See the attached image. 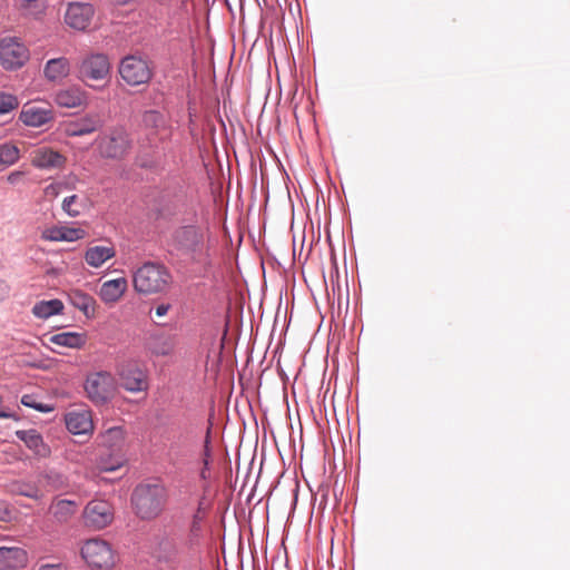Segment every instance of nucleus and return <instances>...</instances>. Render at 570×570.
Masks as SVG:
<instances>
[{
  "label": "nucleus",
  "instance_id": "f257e3e1",
  "mask_svg": "<svg viewBox=\"0 0 570 570\" xmlns=\"http://www.w3.org/2000/svg\"><path fill=\"white\" fill-rule=\"evenodd\" d=\"M167 491L160 484H139L131 495L135 513L142 520H153L164 510Z\"/></svg>",
  "mask_w": 570,
  "mask_h": 570
},
{
  "label": "nucleus",
  "instance_id": "f03ea898",
  "mask_svg": "<svg viewBox=\"0 0 570 570\" xmlns=\"http://www.w3.org/2000/svg\"><path fill=\"white\" fill-rule=\"evenodd\" d=\"M97 150L105 159L121 160L132 148L130 134L122 126H114L96 139Z\"/></svg>",
  "mask_w": 570,
  "mask_h": 570
},
{
  "label": "nucleus",
  "instance_id": "7ed1b4c3",
  "mask_svg": "<svg viewBox=\"0 0 570 570\" xmlns=\"http://www.w3.org/2000/svg\"><path fill=\"white\" fill-rule=\"evenodd\" d=\"M170 282L167 269L156 263H146L134 274V287L141 294L164 292Z\"/></svg>",
  "mask_w": 570,
  "mask_h": 570
},
{
  "label": "nucleus",
  "instance_id": "20e7f679",
  "mask_svg": "<svg viewBox=\"0 0 570 570\" xmlns=\"http://www.w3.org/2000/svg\"><path fill=\"white\" fill-rule=\"evenodd\" d=\"M118 390L115 376L107 371H98L87 375L85 392L96 405H104L114 399Z\"/></svg>",
  "mask_w": 570,
  "mask_h": 570
},
{
  "label": "nucleus",
  "instance_id": "39448f33",
  "mask_svg": "<svg viewBox=\"0 0 570 570\" xmlns=\"http://www.w3.org/2000/svg\"><path fill=\"white\" fill-rule=\"evenodd\" d=\"M119 75L131 87L147 85L154 76V66L146 57L129 55L121 59Z\"/></svg>",
  "mask_w": 570,
  "mask_h": 570
},
{
  "label": "nucleus",
  "instance_id": "423d86ee",
  "mask_svg": "<svg viewBox=\"0 0 570 570\" xmlns=\"http://www.w3.org/2000/svg\"><path fill=\"white\" fill-rule=\"evenodd\" d=\"M80 554L92 569H110L115 564L111 546L100 538L86 540L80 548Z\"/></svg>",
  "mask_w": 570,
  "mask_h": 570
},
{
  "label": "nucleus",
  "instance_id": "0eeeda50",
  "mask_svg": "<svg viewBox=\"0 0 570 570\" xmlns=\"http://www.w3.org/2000/svg\"><path fill=\"white\" fill-rule=\"evenodd\" d=\"M110 77V62L104 53H90L78 63V78L90 87L91 82L108 80Z\"/></svg>",
  "mask_w": 570,
  "mask_h": 570
},
{
  "label": "nucleus",
  "instance_id": "6e6552de",
  "mask_svg": "<svg viewBox=\"0 0 570 570\" xmlns=\"http://www.w3.org/2000/svg\"><path fill=\"white\" fill-rule=\"evenodd\" d=\"M29 60V49L16 37L0 40V63L6 70H17Z\"/></svg>",
  "mask_w": 570,
  "mask_h": 570
},
{
  "label": "nucleus",
  "instance_id": "1a4fd4ad",
  "mask_svg": "<svg viewBox=\"0 0 570 570\" xmlns=\"http://www.w3.org/2000/svg\"><path fill=\"white\" fill-rule=\"evenodd\" d=\"M83 523L92 530H101L114 520L112 505L106 500H91L82 511Z\"/></svg>",
  "mask_w": 570,
  "mask_h": 570
},
{
  "label": "nucleus",
  "instance_id": "9d476101",
  "mask_svg": "<svg viewBox=\"0 0 570 570\" xmlns=\"http://www.w3.org/2000/svg\"><path fill=\"white\" fill-rule=\"evenodd\" d=\"M19 120L28 127H42L55 120V110L49 102L29 101L22 106Z\"/></svg>",
  "mask_w": 570,
  "mask_h": 570
},
{
  "label": "nucleus",
  "instance_id": "9b49d317",
  "mask_svg": "<svg viewBox=\"0 0 570 570\" xmlns=\"http://www.w3.org/2000/svg\"><path fill=\"white\" fill-rule=\"evenodd\" d=\"M95 16L92 4L86 2H70L65 13V22L77 31H85Z\"/></svg>",
  "mask_w": 570,
  "mask_h": 570
},
{
  "label": "nucleus",
  "instance_id": "f8f14e48",
  "mask_svg": "<svg viewBox=\"0 0 570 570\" xmlns=\"http://www.w3.org/2000/svg\"><path fill=\"white\" fill-rule=\"evenodd\" d=\"M120 384L129 392H140L147 389L146 374L136 363L122 364L118 370Z\"/></svg>",
  "mask_w": 570,
  "mask_h": 570
},
{
  "label": "nucleus",
  "instance_id": "ddd939ff",
  "mask_svg": "<svg viewBox=\"0 0 570 570\" xmlns=\"http://www.w3.org/2000/svg\"><path fill=\"white\" fill-rule=\"evenodd\" d=\"M68 431L75 435L88 434L94 431L92 413L87 407L71 410L65 415Z\"/></svg>",
  "mask_w": 570,
  "mask_h": 570
},
{
  "label": "nucleus",
  "instance_id": "4468645a",
  "mask_svg": "<svg viewBox=\"0 0 570 570\" xmlns=\"http://www.w3.org/2000/svg\"><path fill=\"white\" fill-rule=\"evenodd\" d=\"M29 563L28 551L20 546L0 547V570H21Z\"/></svg>",
  "mask_w": 570,
  "mask_h": 570
},
{
  "label": "nucleus",
  "instance_id": "2eb2a0df",
  "mask_svg": "<svg viewBox=\"0 0 570 570\" xmlns=\"http://www.w3.org/2000/svg\"><path fill=\"white\" fill-rule=\"evenodd\" d=\"M31 165L40 169L62 168L66 164V157L50 147H39L30 154Z\"/></svg>",
  "mask_w": 570,
  "mask_h": 570
},
{
  "label": "nucleus",
  "instance_id": "dca6fc26",
  "mask_svg": "<svg viewBox=\"0 0 570 570\" xmlns=\"http://www.w3.org/2000/svg\"><path fill=\"white\" fill-rule=\"evenodd\" d=\"M80 503L76 500L55 497L49 505V513L59 524L68 523L78 512Z\"/></svg>",
  "mask_w": 570,
  "mask_h": 570
},
{
  "label": "nucleus",
  "instance_id": "f3484780",
  "mask_svg": "<svg viewBox=\"0 0 570 570\" xmlns=\"http://www.w3.org/2000/svg\"><path fill=\"white\" fill-rule=\"evenodd\" d=\"M86 236V230L80 227L52 226L41 233V238L51 242H76Z\"/></svg>",
  "mask_w": 570,
  "mask_h": 570
},
{
  "label": "nucleus",
  "instance_id": "a211bd4d",
  "mask_svg": "<svg viewBox=\"0 0 570 570\" xmlns=\"http://www.w3.org/2000/svg\"><path fill=\"white\" fill-rule=\"evenodd\" d=\"M88 96L80 87L72 86L57 91L55 102L63 108H78L87 105Z\"/></svg>",
  "mask_w": 570,
  "mask_h": 570
},
{
  "label": "nucleus",
  "instance_id": "6ab92c4d",
  "mask_svg": "<svg viewBox=\"0 0 570 570\" xmlns=\"http://www.w3.org/2000/svg\"><path fill=\"white\" fill-rule=\"evenodd\" d=\"M101 126L99 118L85 116L77 120L68 121L63 125V132L68 137H78L92 134Z\"/></svg>",
  "mask_w": 570,
  "mask_h": 570
},
{
  "label": "nucleus",
  "instance_id": "aec40b11",
  "mask_svg": "<svg viewBox=\"0 0 570 570\" xmlns=\"http://www.w3.org/2000/svg\"><path fill=\"white\" fill-rule=\"evenodd\" d=\"M16 435L37 456L47 458L50 455V448L43 442L41 434L37 430H18L16 431Z\"/></svg>",
  "mask_w": 570,
  "mask_h": 570
},
{
  "label": "nucleus",
  "instance_id": "412c9836",
  "mask_svg": "<svg viewBox=\"0 0 570 570\" xmlns=\"http://www.w3.org/2000/svg\"><path fill=\"white\" fill-rule=\"evenodd\" d=\"M127 288V279L125 277H119L102 283L98 295L104 303L115 304L124 296Z\"/></svg>",
  "mask_w": 570,
  "mask_h": 570
},
{
  "label": "nucleus",
  "instance_id": "4be33fe9",
  "mask_svg": "<svg viewBox=\"0 0 570 570\" xmlns=\"http://www.w3.org/2000/svg\"><path fill=\"white\" fill-rule=\"evenodd\" d=\"M100 444L112 451H120L126 441V431L122 426H111L99 435Z\"/></svg>",
  "mask_w": 570,
  "mask_h": 570
},
{
  "label": "nucleus",
  "instance_id": "5701e85b",
  "mask_svg": "<svg viewBox=\"0 0 570 570\" xmlns=\"http://www.w3.org/2000/svg\"><path fill=\"white\" fill-rule=\"evenodd\" d=\"M70 72V62L65 57L50 59L43 68V76L48 81H58L66 78Z\"/></svg>",
  "mask_w": 570,
  "mask_h": 570
},
{
  "label": "nucleus",
  "instance_id": "b1692460",
  "mask_svg": "<svg viewBox=\"0 0 570 570\" xmlns=\"http://www.w3.org/2000/svg\"><path fill=\"white\" fill-rule=\"evenodd\" d=\"M63 303L60 299L40 301L32 307V314L41 320H47L50 316L61 314L63 311Z\"/></svg>",
  "mask_w": 570,
  "mask_h": 570
},
{
  "label": "nucleus",
  "instance_id": "393cba45",
  "mask_svg": "<svg viewBox=\"0 0 570 570\" xmlns=\"http://www.w3.org/2000/svg\"><path fill=\"white\" fill-rule=\"evenodd\" d=\"M50 342L69 348H81L86 344V336L77 332H62L52 335Z\"/></svg>",
  "mask_w": 570,
  "mask_h": 570
},
{
  "label": "nucleus",
  "instance_id": "a878e982",
  "mask_svg": "<svg viewBox=\"0 0 570 570\" xmlns=\"http://www.w3.org/2000/svg\"><path fill=\"white\" fill-rule=\"evenodd\" d=\"M70 303L81 311L86 316H90L95 314V305L96 302L92 296L87 293H83L79 289H73L69 293Z\"/></svg>",
  "mask_w": 570,
  "mask_h": 570
},
{
  "label": "nucleus",
  "instance_id": "bb28decb",
  "mask_svg": "<svg viewBox=\"0 0 570 570\" xmlns=\"http://www.w3.org/2000/svg\"><path fill=\"white\" fill-rule=\"evenodd\" d=\"M87 207L86 200L78 195H71L62 200L61 208L70 217H78Z\"/></svg>",
  "mask_w": 570,
  "mask_h": 570
},
{
  "label": "nucleus",
  "instance_id": "cd10ccee",
  "mask_svg": "<svg viewBox=\"0 0 570 570\" xmlns=\"http://www.w3.org/2000/svg\"><path fill=\"white\" fill-rule=\"evenodd\" d=\"M156 556L166 562L175 561L178 557L177 544L170 539H163L157 547Z\"/></svg>",
  "mask_w": 570,
  "mask_h": 570
},
{
  "label": "nucleus",
  "instance_id": "c85d7f7f",
  "mask_svg": "<svg viewBox=\"0 0 570 570\" xmlns=\"http://www.w3.org/2000/svg\"><path fill=\"white\" fill-rule=\"evenodd\" d=\"M20 158L19 148L10 142L0 145V166H11Z\"/></svg>",
  "mask_w": 570,
  "mask_h": 570
},
{
  "label": "nucleus",
  "instance_id": "c756f323",
  "mask_svg": "<svg viewBox=\"0 0 570 570\" xmlns=\"http://www.w3.org/2000/svg\"><path fill=\"white\" fill-rule=\"evenodd\" d=\"M150 350L155 355L167 356L174 351V342L168 336H156L153 340Z\"/></svg>",
  "mask_w": 570,
  "mask_h": 570
},
{
  "label": "nucleus",
  "instance_id": "7c9ffc66",
  "mask_svg": "<svg viewBox=\"0 0 570 570\" xmlns=\"http://www.w3.org/2000/svg\"><path fill=\"white\" fill-rule=\"evenodd\" d=\"M19 8L24 14L38 18L45 13L47 3L46 0H22Z\"/></svg>",
  "mask_w": 570,
  "mask_h": 570
},
{
  "label": "nucleus",
  "instance_id": "2f4dec72",
  "mask_svg": "<svg viewBox=\"0 0 570 570\" xmlns=\"http://www.w3.org/2000/svg\"><path fill=\"white\" fill-rule=\"evenodd\" d=\"M200 237H202V234L199 233L198 228H196L195 226H185V227L180 228L177 233V238L185 246L197 245Z\"/></svg>",
  "mask_w": 570,
  "mask_h": 570
},
{
  "label": "nucleus",
  "instance_id": "473e14b6",
  "mask_svg": "<svg viewBox=\"0 0 570 570\" xmlns=\"http://www.w3.org/2000/svg\"><path fill=\"white\" fill-rule=\"evenodd\" d=\"M115 252H86L85 259L92 267H100L106 261L114 257Z\"/></svg>",
  "mask_w": 570,
  "mask_h": 570
},
{
  "label": "nucleus",
  "instance_id": "72a5a7b5",
  "mask_svg": "<svg viewBox=\"0 0 570 570\" xmlns=\"http://www.w3.org/2000/svg\"><path fill=\"white\" fill-rule=\"evenodd\" d=\"M19 106V100L14 95L0 92V115L8 114Z\"/></svg>",
  "mask_w": 570,
  "mask_h": 570
},
{
  "label": "nucleus",
  "instance_id": "f704fd0d",
  "mask_svg": "<svg viewBox=\"0 0 570 570\" xmlns=\"http://www.w3.org/2000/svg\"><path fill=\"white\" fill-rule=\"evenodd\" d=\"M21 403L24 405V406H28V407H31V409H35L39 412H42V413H49V412H52L53 411V406L52 405H49V404H43V403H40V402H37L35 396L33 395H30V394H26L21 397Z\"/></svg>",
  "mask_w": 570,
  "mask_h": 570
},
{
  "label": "nucleus",
  "instance_id": "c9c22d12",
  "mask_svg": "<svg viewBox=\"0 0 570 570\" xmlns=\"http://www.w3.org/2000/svg\"><path fill=\"white\" fill-rule=\"evenodd\" d=\"M142 122L146 127L159 128L164 125V118L160 112L148 110L144 114Z\"/></svg>",
  "mask_w": 570,
  "mask_h": 570
},
{
  "label": "nucleus",
  "instance_id": "e433bc0d",
  "mask_svg": "<svg viewBox=\"0 0 570 570\" xmlns=\"http://www.w3.org/2000/svg\"><path fill=\"white\" fill-rule=\"evenodd\" d=\"M14 492L35 500H39L42 497L41 491L37 487L30 484H18Z\"/></svg>",
  "mask_w": 570,
  "mask_h": 570
},
{
  "label": "nucleus",
  "instance_id": "4c0bfd02",
  "mask_svg": "<svg viewBox=\"0 0 570 570\" xmlns=\"http://www.w3.org/2000/svg\"><path fill=\"white\" fill-rule=\"evenodd\" d=\"M209 458H210V449H209V431L207 432V436L204 444V450L202 453V462L204 464V468L200 471V478L203 480L208 479V464H209Z\"/></svg>",
  "mask_w": 570,
  "mask_h": 570
},
{
  "label": "nucleus",
  "instance_id": "58836bf2",
  "mask_svg": "<svg viewBox=\"0 0 570 570\" xmlns=\"http://www.w3.org/2000/svg\"><path fill=\"white\" fill-rule=\"evenodd\" d=\"M283 253L286 254V257H282V258L274 257V259L277 262V264L279 266H282L284 268L293 266L294 263L296 262V259L301 261V257H302V254H303V252H298V256H296V252L295 250L283 252Z\"/></svg>",
  "mask_w": 570,
  "mask_h": 570
},
{
  "label": "nucleus",
  "instance_id": "ea45409f",
  "mask_svg": "<svg viewBox=\"0 0 570 570\" xmlns=\"http://www.w3.org/2000/svg\"><path fill=\"white\" fill-rule=\"evenodd\" d=\"M60 184H50L45 188V195L47 197L56 198L60 194Z\"/></svg>",
  "mask_w": 570,
  "mask_h": 570
},
{
  "label": "nucleus",
  "instance_id": "a19ab883",
  "mask_svg": "<svg viewBox=\"0 0 570 570\" xmlns=\"http://www.w3.org/2000/svg\"><path fill=\"white\" fill-rule=\"evenodd\" d=\"M120 466H121V461H119V460L112 464H108L104 461L99 462V464H98V468L101 471H115V470L119 469Z\"/></svg>",
  "mask_w": 570,
  "mask_h": 570
},
{
  "label": "nucleus",
  "instance_id": "79ce46f5",
  "mask_svg": "<svg viewBox=\"0 0 570 570\" xmlns=\"http://www.w3.org/2000/svg\"><path fill=\"white\" fill-rule=\"evenodd\" d=\"M37 570H67V568L62 563H43Z\"/></svg>",
  "mask_w": 570,
  "mask_h": 570
},
{
  "label": "nucleus",
  "instance_id": "37998d69",
  "mask_svg": "<svg viewBox=\"0 0 570 570\" xmlns=\"http://www.w3.org/2000/svg\"><path fill=\"white\" fill-rule=\"evenodd\" d=\"M170 304H159L156 308H155V314L156 316L158 317H163L165 316L168 311L170 309Z\"/></svg>",
  "mask_w": 570,
  "mask_h": 570
},
{
  "label": "nucleus",
  "instance_id": "c03bdc74",
  "mask_svg": "<svg viewBox=\"0 0 570 570\" xmlns=\"http://www.w3.org/2000/svg\"><path fill=\"white\" fill-rule=\"evenodd\" d=\"M23 174L21 171H12L8 175L7 180L10 184H16Z\"/></svg>",
  "mask_w": 570,
  "mask_h": 570
},
{
  "label": "nucleus",
  "instance_id": "a18cd8bd",
  "mask_svg": "<svg viewBox=\"0 0 570 570\" xmlns=\"http://www.w3.org/2000/svg\"><path fill=\"white\" fill-rule=\"evenodd\" d=\"M2 402H3V399H2V396L0 395V406L2 405ZM0 419H13V420H18V417H17L13 413L6 412V411H0Z\"/></svg>",
  "mask_w": 570,
  "mask_h": 570
},
{
  "label": "nucleus",
  "instance_id": "49530a36",
  "mask_svg": "<svg viewBox=\"0 0 570 570\" xmlns=\"http://www.w3.org/2000/svg\"><path fill=\"white\" fill-rule=\"evenodd\" d=\"M330 261L332 262V264L334 266H336V256H335V252H330Z\"/></svg>",
  "mask_w": 570,
  "mask_h": 570
},
{
  "label": "nucleus",
  "instance_id": "de8ad7c7",
  "mask_svg": "<svg viewBox=\"0 0 570 570\" xmlns=\"http://www.w3.org/2000/svg\"><path fill=\"white\" fill-rule=\"evenodd\" d=\"M92 249L100 250V249H107V248H106V247H102V246H95Z\"/></svg>",
  "mask_w": 570,
  "mask_h": 570
}]
</instances>
